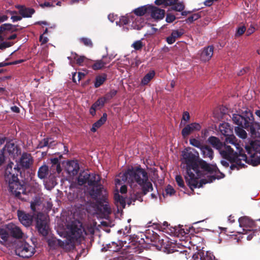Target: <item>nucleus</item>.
I'll list each match as a JSON object with an SVG mask.
<instances>
[{"label": "nucleus", "instance_id": "nucleus-1", "mask_svg": "<svg viewBox=\"0 0 260 260\" xmlns=\"http://www.w3.org/2000/svg\"><path fill=\"white\" fill-rule=\"evenodd\" d=\"M125 180L133 188L127 204L138 201L143 202V197L153 189L152 183L149 180L148 173L140 166L128 169L124 173Z\"/></svg>", "mask_w": 260, "mask_h": 260}, {"label": "nucleus", "instance_id": "nucleus-2", "mask_svg": "<svg viewBox=\"0 0 260 260\" xmlns=\"http://www.w3.org/2000/svg\"><path fill=\"white\" fill-rule=\"evenodd\" d=\"M193 152L186 149L182 152V163L186 165V174L185 176V181L190 188L193 191L194 189L200 188L204 184L212 182L216 179L214 176L209 177L208 179H201L199 182L198 178L195 176L194 173L192 171H197L198 168V161L199 158V154L194 149Z\"/></svg>", "mask_w": 260, "mask_h": 260}, {"label": "nucleus", "instance_id": "nucleus-3", "mask_svg": "<svg viewBox=\"0 0 260 260\" xmlns=\"http://www.w3.org/2000/svg\"><path fill=\"white\" fill-rule=\"evenodd\" d=\"M21 173L19 164H14L10 162L5 169L4 178L6 183L8 185L9 191L17 199L23 200L21 194H25V189L23 181H21L18 178V175Z\"/></svg>", "mask_w": 260, "mask_h": 260}, {"label": "nucleus", "instance_id": "nucleus-4", "mask_svg": "<svg viewBox=\"0 0 260 260\" xmlns=\"http://www.w3.org/2000/svg\"><path fill=\"white\" fill-rule=\"evenodd\" d=\"M232 119L234 123L249 132L252 137H260V124L254 121L253 115L250 110L242 111L240 114H233Z\"/></svg>", "mask_w": 260, "mask_h": 260}, {"label": "nucleus", "instance_id": "nucleus-5", "mask_svg": "<svg viewBox=\"0 0 260 260\" xmlns=\"http://www.w3.org/2000/svg\"><path fill=\"white\" fill-rule=\"evenodd\" d=\"M89 193L92 199L95 201L98 205H103V203H107V193L102 185L93 186Z\"/></svg>", "mask_w": 260, "mask_h": 260}, {"label": "nucleus", "instance_id": "nucleus-6", "mask_svg": "<svg viewBox=\"0 0 260 260\" xmlns=\"http://www.w3.org/2000/svg\"><path fill=\"white\" fill-rule=\"evenodd\" d=\"M176 245L167 239L165 241L162 240L160 244V249L168 254L175 253V255L180 259H187L186 250L179 251L176 249Z\"/></svg>", "mask_w": 260, "mask_h": 260}, {"label": "nucleus", "instance_id": "nucleus-7", "mask_svg": "<svg viewBox=\"0 0 260 260\" xmlns=\"http://www.w3.org/2000/svg\"><path fill=\"white\" fill-rule=\"evenodd\" d=\"M16 255L23 258H29L32 256L36 250L34 247L24 241H20L17 243L15 249Z\"/></svg>", "mask_w": 260, "mask_h": 260}, {"label": "nucleus", "instance_id": "nucleus-8", "mask_svg": "<svg viewBox=\"0 0 260 260\" xmlns=\"http://www.w3.org/2000/svg\"><path fill=\"white\" fill-rule=\"evenodd\" d=\"M220 154L224 159L231 162H236L239 164L240 159L238 158V153L235 152L231 146L226 145L225 143L218 149Z\"/></svg>", "mask_w": 260, "mask_h": 260}, {"label": "nucleus", "instance_id": "nucleus-9", "mask_svg": "<svg viewBox=\"0 0 260 260\" xmlns=\"http://www.w3.org/2000/svg\"><path fill=\"white\" fill-rule=\"evenodd\" d=\"M247 153L252 157L251 159V164L253 166H257L260 164V156L254 157L256 152L260 151V141H251L249 146H247L245 147Z\"/></svg>", "mask_w": 260, "mask_h": 260}, {"label": "nucleus", "instance_id": "nucleus-10", "mask_svg": "<svg viewBox=\"0 0 260 260\" xmlns=\"http://www.w3.org/2000/svg\"><path fill=\"white\" fill-rule=\"evenodd\" d=\"M36 228L40 235L44 237L48 235L50 229L47 218L43 215L38 216L36 221Z\"/></svg>", "mask_w": 260, "mask_h": 260}, {"label": "nucleus", "instance_id": "nucleus-11", "mask_svg": "<svg viewBox=\"0 0 260 260\" xmlns=\"http://www.w3.org/2000/svg\"><path fill=\"white\" fill-rule=\"evenodd\" d=\"M17 215L19 221L24 226H29L31 224L34 218V216L31 214L18 210Z\"/></svg>", "mask_w": 260, "mask_h": 260}, {"label": "nucleus", "instance_id": "nucleus-12", "mask_svg": "<svg viewBox=\"0 0 260 260\" xmlns=\"http://www.w3.org/2000/svg\"><path fill=\"white\" fill-rule=\"evenodd\" d=\"M201 128L200 124L197 122H192L187 124L181 131V135L184 139L196 131H199Z\"/></svg>", "mask_w": 260, "mask_h": 260}, {"label": "nucleus", "instance_id": "nucleus-13", "mask_svg": "<svg viewBox=\"0 0 260 260\" xmlns=\"http://www.w3.org/2000/svg\"><path fill=\"white\" fill-rule=\"evenodd\" d=\"M197 165V170L193 171V172L197 174L198 175H199L200 173L199 167H200L203 170L210 173H213V172H216V170L218 169L216 166L211 167L206 161L200 159V158L198 159Z\"/></svg>", "mask_w": 260, "mask_h": 260}, {"label": "nucleus", "instance_id": "nucleus-14", "mask_svg": "<svg viewBox=\"0 0 260 260\" xmlns=\"http://www.w3.org/2000/svg\"><path fill=\"white\" fill-rule=\"evenodd\" d=\"M149 13L151 17L156 20H161L165 15V11L155 6H149Z\"/></svg>", "mask_w": 260, "mask_h": 260}, {"label": "nucleus", "instance_id": "nucleus-15", "mask_svg": "<svg viewBox=\"0 0 260 260\" xmlns=\"http://www.w3.org/2000/svg\"><path fill=\"white\" fill-rule=\"evenodd\" d=\"M34 161L31 154L27 153H23L20 159L19 166H21L23 168L28 169L32 164Z\"/></svg>", "mask_w": 260, "mask_h": 260}, {"label": "nucleus", "instance_id": "nucleus-16", "mask_svg": "<svg viewBox=\"0 0 260 260\" xmlns=\"http://www.w3.org/2000/svg\"><path fill=\"white\" fill-rule=\"evenodd\" d=\"M47 243L51 249H56L58 247H63L68 244L67 240L64 241L57 239L56 237H52L47 240Z\"/></svg>", "mask_w": 260, "mask_h": 260}, {"label": "nucleus", "instance_id": "nucleus-17", "mask_svg": "<svg viewBox=\"0 0 260 260\" xmlns=\"http://www.w3.org/2000/svg\"><path fill=\"white\" fill-rule=\"evenodd\" d=\"M9 234L13 237L19 239L22 237L23 233L18 226L14 224H9L7 226Z\"/></svg>", "mask_w": 260, "mask_h": 260}, {"label": "nucleus", "instance_id": "nucleus-18", "mask_svg": "<svg viewBox=\"0 0 260 260\" xmlns=\"http://www.w3.org/2000/svg\"><path fill=\"white\" fill-rule=\"evenodd\" d=\"M239 225L243 229H251L255 228L256 226L254 221L247 216L240 217L239 219Z\"/></svg>", "mask_w": 260, "mask_h": 260}, {"label": "nucleus", "instance_id": "nucleus-19", "mask_svg": "<svg viewBox=\"0 0 260 260\" xmlns=\"http://www.w3.org/2000/svg\"><path fill=\"white\" fill-rule=\"evenodd\" d=\"M106 102L104 99L101 97L98 99V100L93 103L89 109V113L92 116H94L96 114V111L99 109H101L105 105Z\"/></svg>", "mask_w": 260, "mask_h": 260}, {"label": "nucleus", "instance_id": "nucleus-20", "mask_svg": "<svg viewBox=\"0 0 260 260\" xmlns=\"http://www.w3.org/2000/svg\"><path fill=\"white\" fill-rule=\"evenodd\" d=\"M2 150H4L5 152H7L9 154V155H12L13 156H14L15 154H17L19 151L17 145L11 142H7Z\"/></svg>", "mask_w": 260, "mask_h": 260}, {"label": "nucleus", "instance_id": "nucleus-21", "mask_svg": "<svg viewBox=\"0 0 260 260\" xmlns=\"http://www.w3.org/2000/svg\"><path fill=\"white\" fill-rule=\"evenodd\" d=\"M214 47L213 46H209L205 47L201 54V57L204 61L209 60L212 57L213 54Z\"/></svg>", "mask_w": 260, "mask_h": 260}, {"label": "nucleus", "instance_id": "nucleus-22", "mask_svg": "<svg viewBox=\"0 0 260 260\" xmlns=\"http://www.w3.org/2000/svg\"><path fill=\"white\" fill-rule=\"evenodd\" d=\"M197 259H200L199 260H214L215 259V256L210 251H202L198 253L197 255H194L193 257H195Z\"/></svg>", "mask_w": 260, "mask_h": 260}, {"label": "nucleus", "instance_id": "nucleus-23", "mask_svg": "<svg viewBox=\"0 0 260 260\" xmlns=\"http://www.w3.org/2000/svg\"><path fill=\"white\" fill-rule=\"evenodd\" d=\"M90 178V173L88 170L83 171L80 172L78 177V184L79 185H83L87 183L88 184V180Z\"/></svg>", "mask_w": 260, "mask_h": 260}, {"label": "nucleus", "instance_id": "nucleus-24", "mask_svg": "<svg viewBox=\"0 0 260 260\" xmlns=\"http://www.w3.org/2000/svg\"><path fill=\"white\" fill-rule=\"evenodd\" d=\"M239 233L243 235H248L247 236L246 239L248 241L251 240L252 238L254 236H255L256 235H259V231H258V229L256 228V227L251 229H242V231L239 232Z\"/></svg>", "mask_w": 260, "mask_h": 260}, {"label": "nucleus", "instance_id": "nucleus-25", "mask_svg": "<svg viewBox=\"0 0 260 260\" xmlns=\"http://www.w3.org/2000/svg\"><path fill=\"white\" fill-rule=\"evenodd\" d=\"M115 204L117 206L118 209L121 210L124 209L125 207V201L124 198L118 193L114 194Z\"/></svg>", "mask_w": 260, "mask_h": 260}, {"label": "nucleus", "instance_id": "nucleus-26", "mask_svg": "<svg viewBox=\"0 0 260 260\" xmlns=\"http://www.w3.org/2000/svg\"><path fill=\"white\" fill-rule=\"evenodd\" d=\"M107 114L106 113H103V116L101 118L93 124L91 128V131L92 132H95L98 128L100 127L105 123L107 120Z\"/></svg>", "mask_w": 260, "mask_h": 260}, {"label": "nucleus", "instance_id": "nucleus-27", "mask_svg": "<svg viewBox=\"0 0 260 260\" xmlns=\"http://www.w3.org/2000/svg\"><path fill=\"white\" fill-rule=\"evenodd\" d=\"M203 156L204 158H209L210 160L213 158V151L212 148L207 145H204L201 149Z\"/></svg>", "mask_w": 260, "mask_h": 260}, {"label": "nucleus", "instance_id": "nucleus-28", "mask_svg": "<svg viewBox=\"0 0 260 260\" xmlns=\"http://www.w3.org/2000/svg\"><path fill=\"white\" fill-rule=\"evenodd\" d=\"M101 177L95 173H90V178L88 180V185L95 186L100 184Z\"/></svg>", "mask_w": 260, "mask_h": 260}, {"label": "nucleus", "instance_id": "nucleus-29", "mask_svg": "<svg viewBox=\"0 0 260 260\" xmlns=\"http://www.w3.org/2000/svg\"><path fill=\"white\" fill-rule=\"evenodd\" d=\"M50 173L49 168L46 165L40 167L38 171V176L40 179H44L47 178Z\"/></svg>", "mask_w": 260, "mask_h": 260}, {"label": "nucleus", "instance_id": "nucleus-30", "mask_svg": "<svg viewBox=\"0 0 260 260\" xmlns=\"http://www.w3.org/2000/svg\"><path fill=\"white\" fill-rule=\"evenodd\" d=\"M219 129L221 134L225 137L233 133L232 129L228 123L224 122L220 124L219 126Z\"/></svg>", "mask_w": 260, "mask_h": 260}, {"label": "nucleus", "instance_id": "nucleus-31", "mask_svg": "<svg viewBox=\"0 0 260 260\" xmlns=\"http://www.w3.org/2000/svg\"><path fill=\"white\" fill-rule=\"evenodd\" d=\"M18 25H13L11 23H5L1 25V29H3L4 31H7L11 33L18 31L19 29H22V28H18Z\"/></svg>", "mask_w": 260, "mask_h": 260}, {"label": "nucleus", "instance_id": "nucleus-32", "mask_svg": "<svg viewBox=\"0 0 260 260\" xmlns=\"http://www.w3.org/2000/svg\"><path fill=\"white\" fill-rule=\"evenodd\" d=\"M107 75L105 73L97 75L95 78V82L94 83V87L99 88L107 80Z\"/></svg>", "mask_w": 260, "mask_h": 260}, {"label": "nucleus", "instance_id": "nucleus-33", "mask_svg": "<svg viewBox=\"0 0 260 260\" xmlns=\"http://www.w3.org/2000/svg\"><path fill=\"white\" fill-rule=\"evenodd\" d=\"M79 170V166L78 163L75 161H72L69 163L68 167V171L73 175L77 174Z\"/></svg>", "mask_w": 260, "mask_h": 260}, {"label": "nucleus", "instance_id": "nucleus-34", "mask_svg": "<svg viewBox=\"0 0 260 260\" xmlns=\"http://www.w3.org/2000/svg\"><path fill=\"white\" fill-rule=\"evenodd\" d=\"M155 75V73L154 70L150 71L141 79L140 85L142 86L148 85L149 82L154 77Z\"/></svg>", "mask_w": 260, "mask_h": 260}, {"label": "nucleus", "instance_id": "nucleus-35", "mask_svg": "<svg viewBox=\"0 0 260 260\" xmlns=\"http://www.w3.org/2000/svg\"><path fill=\"white\" fill-rule=\"evenodd\" d=\"M72 238L78 240L82 237L83 230L81 228H78L76 225H73L71 229Z\"/></svg>", "mask_w": 260, "mask_h": 260}, {"label": "nucleus", "instance_id": "nucleus-36", "mask_svg": "<svg viewBox=\"0 0 260 260\" xmlns=\"http://www.w3.org/2000/svg\"><path fill=\"white\" fill-rule=\"evenodd\" d=\"M208 142L213 146V147L217 150H218L223 144L220 141L219 138L214 136L210 137L208 139Z\"/></svg>", "mask_w": 260, "mask_h": 260}, {"label": "nucleus", "instance_id": "nucleus-37", "mask_svg": "<svg viewBox=\"0 0 260 260\" xmlns=\"http://www.w3.org/2000/svg\"><path fill=\"white\" fill-rule=\"evenodd\" d=\"M149 6L150 5H146L140 7L135 9L133 12L137 16H143L146 13H149Z\"/></svg>", "mask_w": 260, "mask_h": 260}, {"label": "nucleus", "instance_id": "nucleus-38", "mask_svg": "<svg viewBox=\"0 0 260 260\" xmlns=\"http://www.w3.org/2000/svg\"><path fill=\"white\" fill-rule=\"evenodd\" d=\"M53 142L52 138L51 137L44 138L39 142L37 148L41 149L46 146L50 147Z\"/></svg>", "mask_w": 260, "mask_h": 260}, {"label": "nucleus", "instance_id": "nucleus-39", "mask_svg": "<svg viewBox=\"0 0 260 260\" xmlns=\"http://www.w3.org/2000/svg\"><path fill=\"white\" fill-rule=\"evenodd\" d=\"M9 232L3 229H0V243L5 245L9 238Z\"/></svg>", "mask_w": 260, "mask_h": 260}, {"label": "nucleus", "instance_id": "nucleus-40", "mask_svg": "<svg viewBox=\"0 0 260 260\" xmlns=\"http://www.w3.org/2000/svg\"><path fill=\"white\" fill-rule=\"evenodd\" d=\"M50 174L49 175L48 178L50 180H51L52 183L55 181L56 178V173L59 174L61 172H59L56 169L55 165H51L50 170Z\"/></svg>", "mask_w": 260, "mask_h": 260}, {"label": "nucleus", "instance_id": "nucleus-41", "mask_svg": "<svg viewBox=\"0 0 260 260\" xmlns=\"http://www.w3.org/2000/svg\"><path fill=\"white\" fill-rule=\"evenodd\" d=\"M239 126H236L235 128V131L236 135L242 139H245L247 137V133L243 129L245 128L242 126L238 125Z\"/></svg>", "mask_w": 260, "mask_h": 260}, {"label": "nucleus", "instance_id": "nucleus-42", "mask_svg": "<svg viewBox=\"0 0 260 260\" xmlns=\"http://www.w3.org/2000/svg\"><path fill=\"white\" fill-rule=\"evenodd\" d=\"M72 55L76 61V63L79 66H83L84 63L88 61L87 58L84 56H79L76 53H72Z\"/></svg>", "mask_w": 260, "mask_h": 260}, {"label": "nucleus", "instance_id": "nucleus-43", "mask_svg": "<svg viewBox=\"0 0 260 260\" xmlns=\"http://www.w3.org/2000/svg\"><path fill=\"white\" fill-rule=\"evenodd\" d=\"M178 0H155L154 3L156 5H162L164 7L172 5L175 4Z\"/></svg>", "mask_w": 260, "mask_h": 260}, {"label": "nucleus", "instance_id": "nucleus-44", "mask_svg": "<svg viewBox=\"0 0 260 260\" xmlns=\"http://www.w3.org/2000/svg\"><path fill=\"white\" fill-rule=\"evenodd\" d=\"M108 249L110 251L117 252L121 248L122 245L120 243H117L114 242L107 245Z\"/></svg>", "mask_w": 260, "mask_h": 260}, {"label": "nucleus", "instance_id": "nucleus-45", "mask_svg": "<svg viewBox=\"0 0 260 260\" xmlns=\"http://www.w3.org/2000/svg\"><path fill=\"white\" fill-rule=\"evenodd\" d=\"M153 233H154L153 232ZM147 241L146 243L149 242H156L157 241H159V236L156 233H153L151 236L149 233L145 235Z\"/></svg>", "mask_w": 260, "mask_h": 260}, {"label": "nucleus", "instance_id": "nucleus-46", "mask_svg": "<svg viewBox=\"0 0 260 260\" xmlns=\"http://www.w3.org/2000/svg\"><path fill=\"white\" fill-rule=\"evenodd\" d=\"M178 1L171 5V9L176 11L181 12L184 9L185 6L182 2L178 3Z\"/></svg>", "mask_w": 260, "mask_h": 260}, {"label": "nucleus", "instance_id": "nucleus-47", "mask_svg": "<svg viewBox=\"0 0 260 260\" xmlns=\"http://www.w3.org/2000/svg\"><path fill=\"white\" fill-rule=\"evenodd\" d=\"M116 94L117 91L116 90L112 89L107 93L104 96L102 97V98L104 99L105 102L106 103L107 102L112 99L114 96H115Z\"/></svg>", "mask_w": 260, "mask_h": 260}, {"label": "nucleus", "instance_id": "nucleus-48", "mask_svg": "<svg viewBox=\"0 0 260 260\" xmlns=\"http://www.w3.org/2000/svg\"><path fill=\"white\" fill-rule=\"evenodd\" d=\"M225 142L236 145L237 144V139L233 133L230 134V135H227L225 137Z\"/></svg>", "mask_w": 260, "mask_h": 260}, {"label": "nucleus", "instance_id": "nucleus-49", "mask_svg": "<svg viewBox=\"0 0 260 260\" xmlns=\"http://www.w3.org/2000/svg\"><path fill=\"white\" fill-rule=\"evenodd\" d=\"M15 8L19 10V14L22 16H29V15H25L24 14V11L26 10H29L30 11L31 13L33 12V10L31 9H26V7H25L24 6L17 5L15 6Z\"/></svg>", "mask_w": 260, "mask_h": 260}, {"label": "nucleus", "instance_id": "nucleus-50", "mask_svg": "<svg viewBox=\"0 0 260 260\" xmlns=\"http://www.w3.org/2000/svg\"><path fill=\"white\" fill-rule=\"evenodd\" d=\"M104 67L101 59L96 60L95 62L91 65V68L94 70H99Z\"/></svg>", "mask_w": 260, "mask_h": 260}, {"label": "nucleus", "instance_id": "nucleus-51", "mask_svg": "<svg viewBox=\"0 0 260 260\" xmlns=\"http://www.w3.org/2000/svg\"><path fill=\"white\" fill-rule=\"evenodd\" d=\"M51 165H55L56 169L59 171L61 172V168L60 167V164L58 158L54 157L50 159Z\"/></svg>", "mask_w": 260, "mask_h": 260}, {"label": "nucleus", "instance_id": "nucleus-52", "mask_svg": "<svg viewBox=\"0 0 260 260\" xmlns=\"http://www.w3.org/2000/svg\"><path fill=\"white\" fill-rule=\"evenodd\" d=\"M201 17V15L199 13H194L191 16L188 17L186 20V23H191L194 21L198 20Z\"/></svg>", "mask_w": 260, "mask_h": 260}, {"label": "nucleus", "instance_id": "nucleus-53", "mask_svg": "<svg viewBox=\"0 0 260 260\" xmlns=\"http://www.w3.org/2000/svg\"><path fill=\"white\" fill-rule=\"evenodd\" d=\"M189 142L191 145H192L196 147H197L198 148H200V149L204 146V145H202L201 142L199 140H198L195 138L190 139Z\"/></svg>", "mask_w": 260, "mask_h": 260}, {"label": "nucleus", "instance_id": "nucleus-54", "mask_svg": "<svg viewBox=\"0 0 260 260\" xmlns=\"http://www.w3.org/2000/svg\"><path fill=\"white\" fill-rule=\"evenodd\" d=\"M80 42L82 43L85 46L89 47H92L93 46L91 40L87 38H81L80 39Z\"/></svg>", "mask_w": 260, "mask_h": 260}, {"label": "nucleus", "instance_id": "nucleus-55", "mask_svg": "<svg viewBox=\"0 0 260 260\" xmlns=\"http://www.w3.org/2000/svg\"><path fill=\"white\" fill-rule=\"evenodd\" d=\"M176 181L178 185L182 188H185V186L184 185V181L182 177L180 175H177L175 178Z\"/></svg>", "mask_w": 260, "mask_h": 260}, {"label": "nucleus", "instance_id": "nucleus-56", "mask_svg": "<svg viewBox=\"0 0 260 260\" xmlns=\"http://www.w3.org/2000/svg\"><path fill=\"white\" fill-rule=\"evenodd\" d=\"M183 34V32L181 30H173L171 35L176 40V39L180 38Z\"/></svg>", "mask_w": 260, "mask_h": 260}, {"label": "nucleus", "instance_id": "nucleus-57", "mask_svg": "<svg viewBox=\"0 0 260 260\" xmlns=\"http://www.w3.org/2000/svg\"><path fill=\"white\" fill-rule=\"evenodd\" d=\"M132 46L136 50H141L143 47V43L141 40L135 42Z\"/></svg>", "mask_w": 260, "mask_h": 260}, {"label": "nucleus", "instance_id": "nucleus-58", "mask_svg": "<svg viewBox=\"0 0 260 260\" xmlns=\"http://www.w3.org/2000/svg\"><path fill=\"white\" fill-rule=\"evenodd\" d=\"M245 31H246L245 26L244 25L240 26L237 28L235 36L236 37L241 36L244 33V32Z\"/></svg>", "mask_w": 260, "mask_h": 260}, {"label": "nucleus", "instance_id": "nucleus-59", "mask_svg": "<svg viewBox=\"0 0 260 260\" xmlns=\"http://www.w3.org/2000/svg\"><path fill=\"white\" fill-rule=\"evenodd\" d=\"M115 260H133V256L131 254L123 255L115 258Z\"/></svg>", "mask_w": 260, "mask_h": 260}, {"label": "nucleus", "instance_id": "nucleus-60", "mask_svg": "<svg viewBox=\"0 0 260 260\" xmlns=\"http://www.w3.org/2000/svg\"><path fill=\"white\" fill-rule=\"evenodd\" d=\"M12 43L9 42H3L0 44V50H3L12 45Z\"/></svg>", "mask_w": 260, "mask_h": 260}, {"label": "nucleus", "instance_id": "nucleus-61", "mask_svg": "<svg viewBox=\"0 0 260 260\" xmlns=\"http://www.w3.org/2000/svg\"><path fill=\"white\" fill-rule=\"evenodd\" d=\"M176 19L175 16L171 14H167L166 18V21L168 23L173 22Z\"/></svg>", "mask_w": 260, "mask_h": 260}, {"label": "nucleus", "instance_id": "nucleus-62", "mask_svg": "<svg viewBox=\"0 0 260 260\" xmlns=\"http://www.w3.org/2000/svg\"><path fill=\"white\" fill-rule=\"evenodd\" d=\"M166 192L167 194L171 196L175 193V191L170 185H168L166 188Z\"/></svg>", "mask_w": 260, "mask_h": 260}, {"label": "nucleus", "instance_id": "nucleus-63", "mask_svg": "<svg viewBox=\"0 0 260 260\" xmlns=\"http://www.w3.org/2000/svg\"><path fill=\"white\" fill-rule=\"evenodd\" d=\"M5 152L4 150L0 151V166H2L6 160V156H5Z\"/></svg>", "mask_w": 260, "mask_h": 260}, {"label": "nucleus", "instance_id": "nucleus-64", "mask_svg": "<svg viewBox=\"0 0 260 260\" xmlns=\"http://www.w3.org/2000/svg\"><path fill=\"white\" fill-rule=\"evenodd\" d=\"M101 60L102 61V63H103L104 66L105 67L107 64L110 62V61L112 60V58L109 56H104L103 57V59H102Z\"/></svg>", "mask_w": 260, "mask_h": 260}]
</instances>
